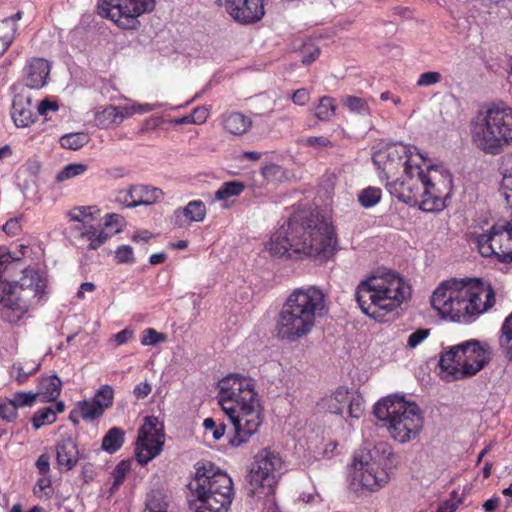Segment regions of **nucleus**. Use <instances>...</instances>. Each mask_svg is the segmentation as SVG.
Masks as SVG:
<instances>
[{"mask_svg":"<svg viewBox=\"0 0 512 512\" xmlns=\"http://www.w3.org/2000/svg\"><path fill=\"white\" fill-rule=\"evenodd\" d=\"M460 280L442 282L431 296V305L443 318L460 322Z\"/></svg>","mask_w":512,"mask_h":512,"instance_id":"nucleus-17","label":"nucleus"},{"mask_svg":"<svg viewBox=\"0 0 512 512\" xmlns=\"http://www.w3.org/2000/svg\"><path fill=\"white\" fill-rule=\"evenodd\" d=\"M344 105L353 112H365L367 110L366 102L356 96H349L344 100Z\"/></svg>","mask_w":512,"mask_h":512,"instance_id":"nucleus-53","label":"nucleus"},{"mask_svg":"<svg viewBox=\"0 0 512 512\" xmlns=\"http://www.w3.org/2000/svg\"><path fill=\"white\" fill-rule=\"evenodd\" d=\"M78 409L81 417L86 421L99 418L104 413V410L101 408V405L95 402L92 398L89 400L79 402Z\"/></svg>","mask_w":512,"mask_h":512,"instance_id":"nucleus-33","label":"nucleus"},{"mask_svg":"<svg viewBox=\"0 0 512 512\" xmlns=\"http://www.w3.org/2000/svg\"><path fill=\"white\" fill-rule=\"evenodd\" d=\"M275 256L290 259L316 257L320 254V213L301 210L294 213L267 244Z\"/></svg>","mask_w":512,"mask_h":512,"instance_id":"nucleus-4","label":"nucleus"},{"mask_svg":"<svg viewBox=\"0 0 512 512\" xmlns=\"http://www.w3.org/2000/svg\"><path fill=\"white\" fill-rule=\"evenodd\" d=\"M255 386L254 379L241 374H230L219 382L218 402L233 426V434L229 436L233 447L247 443L263 423V409Z\"/></svg>","mask_w":512,"mask_h":512,"instance_id":"nucleus-2","label":"nucleus"},{"mask_svg":"<svg viewBox=\"0 0 512 512\" xmlns=\"http://www.w3.org/2000/svg\"><path fill=\"white\" fill-rule=\"evenodd\" d=\"M499 503H500L499 497L490 498L484 502L483 509L485 512H494L498 508Z\"/></svg>","mask_w":512,"mask_h":512,"instance_id":"nucleus-64","label":"nucleus"},{"mask_svg":"<svg viewBox=\"0 0 512 512\" xmlns=\"http://www.w3.org/2000/svg\"><path fill=\"white\" fill-rule=\"evenodd\" d=\"M104 225L107 228H115V233H119L124 226V218L116 213L107 214L104 218Z\"/></svg>","mask_w":512,"mask_h":512,"instance_id":"nucleus-51","label":"nucleus"},{"mask_svg":"<svg viewBox=\"0 0 512 512\" xmlns=\"http://www.w3.org/2000/svg\"><path fill=\"white\" fill-rule=\"evenodd\" d=\"M17 260L0 247V316L11 324L18 323L30 307L40 303L47 286L46 277L33 269H24L20 280L13 284L10 272Z\"/></svg>","mask_w":512,"mask_h":512,"instance_id":"nucleus-3","label":"nucleus"},{"mask_svg":"<svg viewBox=\"0 0 512 512\" xmlns=\"http://www.w3.org/2000/svg\"><path fill=\"white\" fill-rule=\"evenodd\" d=\"M161 189L145 185L131 186L128 190L120 191L117 200L126 207L150 205L163 198Z\"/></svg>","mask_w":512,"mask_h":512,"instance_id":"nucleus-20","label":"nucleus"},{"mask_svg":"<svg viewBox=\"0 0 512 512\" xmlns=\"http://www.w3.org/2000/svg\"><path fill=\"white\" fill-rule=\"evenodd\" d=\"M95 402L101 405V408L105 411L106 408L110 407L114 399V389L111 385L101 386L94 397L92 398Z\"/></svg>","mask_w":512,"mask_h":512,"instance_id":"nucleus-39","label":"nucleus"},{"mask_svg":"<svg viewBox=\"0 0 512 512\" xmlns=\"http://www.w3.org/2000/svg\"><path fill=\"white\" fill-rule=\"evenodd\" d=\"M16 31L17 28L13 27L11 21H0V56L11 45Z\"/></svg>","mask_w":512,"mask_h":512,"instance_id":"nucleus-36","label":"nucleus"},{"mask_svg":"<svg viewBox=\"0 0 512 512\" xmlns=\"http://www.w3.org/2000/svg\"><path fill=\"white\" fill-rule=\"evenodd\" d=\"M474 146L487 155H499L512 145V107L498 102L480 111L470 123Z\"/></svg>","mask_w":512,"mask_h":512,"instance_id":"nucleus-7","label":"nucleus"},{"mask_svg":"<svg viewBox=\"0 0 512 512\" xmlns=\"http://www.w3.org/2000/svg\"><path fill=\"white\" fill-rule=\"evenodd\" d=\"M442 80V75L436 71H428L420 74L417 79V86L419 87H427L431 85L438 84Z\"/></svg>","mask_w":512,"mask_h":512,"instance_id":"nucleus-48","label":"nucleus"},{"mask_svg":"<svg viewBox=\"0 0 512 512\" xmlns=\"http://www.w3.org/2000/svg\"><path fill=\"white\" fill-rule=\"evenodd\" d=\"M133 336V331L126 328L113 336L116 345H123L127 343Z\"/></svg>","mask_w":512,"mask_h":512,"instance_id":"nucleus-57","label":"nucleus"},{"mask_svg":"<svg viewBox=\"0 0 512 512\" xmlns=\"http://www.w3.org/2000/svg\"><path fill=\"white\" fill-rule=\"evenodd\" d=\"M10 399L13 401V403L18 409L20 407L32 406L35 403L36 399H38V397L36 392L33 393L20 391L13 394V396Z\"/></svg>","mask_w":512,"mask_h":512,"instance_id":"nucleus-42","label":"nucleus"},{"mask_svg":"<svg viewBox=\"0 0 512 512\" xmlns=\"http://www.w3.org/2000/svg\"><path fill=\"white\" fill-rule=\"evenodd\" d=\"M96 289V286L92 282H84L80 285L79 290L76 294L78 299H84L85 292H93Z\"/></svg>","mask_w":512,"mask_h":512,"instance_id":"nucleus-63","label":"nucleus"},{"mask_svg":"<svg viewBox=\"0 0 512 512\" xmlns=\"http://www.w3.org/2000/svg\"><path fill=\"white\" fill-rule=\"evenodd\" d=\"M152 387L148 382L139 383L133 390L136 399H144L151 393Z\"/></svg>","mask_w":512,"mask_h":512,"instance_id":"nucleus-56","label":"nucleus"},{"mask_svg":"<svg viewBox=\"0 0 512 512\" xmlns=\"http://www.w3.org/2000/svg\"><path fill=\"white\" fill-rule=\"evenodd\" d=\"M336 100L331 97H322V121H330L336 116Z\"/></svg>","mask_w":512,"mask_h":512,"instance_id":"nucleus-45","label":"nucleus"},{"mask_svg":"<svg viewBox=\"0 0 512 512\" xmlns=\"http://www.w3.org/2000/svg\"><path fill=\"white\" fill-rule=\"evenodd\" d=\"M379 177L386 180L389 193L425 212L441 211L452 192V176L441 166L429 165L424 171L413 163L411 148L401 143L388 145L373 155Z\"/></svg>","mask_w":512,"mask_h":512,"instance_id":"nucleus-1","label":"nucleus"},{"mask_svg":"<svg viewBox=\"0 0 512 512\" xmlns=\"http://www.w3.org/2000/svg\"><path fill=\"white\" fill-rule=\"evenodd\" d=\"M154 8L155 0H103L97 11L122 29H137L140 25L138 17Z\"/></svg>","mask_w":512,"mask_h":512,"instance_id":"nucleus-14","label":"nucleus"},{"mask_svg":"<svg viewBox=\"0 0 512 512\" xmlns=\"http://www.w3.org/2000/svg\"><path fill=\"white\" fill-rule=\"evenodd\" d=\"M245 188V185L239 181H229L222 184V186L215 192V199L222 201L232 196L240 195Z\"/></svg>","mask_w":512,"mask_h":512,"instance_id":"nucleus-34","label":"nucleus"},{"mask_svg":"<svg viewBox=\"0 0 512 512\" xmlns=\"http://www.w3.org/2000/svg\"><path fill=\"white\" fill-rule=\"evenodd\" d=\"M495 304V292L489 283L477 278L460 279V322L469 323Z\"/></svg>","mask_w":512,"mask_h":512,"instance_id":"nucleus-12","label":"nucleus"},{"mask_svg":"<svg viewBox=\"0 0 512 512\" xmlns=\"http://www.w3.org/2000/svg\"><path fill=\"white\" fill-rule=\"evenodd\" d=\"M95 122L100 128H108L111 125L121 124V117L118 116V107L110 105L96 113Z\"/></svg>","mask_w":512,"mask_h":512,"instance_id":"nucleus-31","label":"nucleus"},{"mask_svg":"<svg viewBox=\"0 0 512 512\" xmlns=\"http://www.w3.org/2000/svg\"><path fill=\"white\" fill-rule=\"evenodd\" d=\"M0 417L9 422L17 417V407L10 398L0 403Z\"/></svg>","mask_w":512,"mask_h":512,"instance_id":"nucleus-46","label":"nucleus"},{"mask_svg":"<svg viewBox=\"0 0 512 512\" xmlns=\"http://www.w3.org/2000/svg\"><path fill=\"white\" fill-rule=\"evenodd\" d=\"M339 250V241L334 226L322 221V262L333 259Z\"/></svg>","mask_w":512,"mask_h":512,"instance_id":"nucleus-27","label":"nucleus"},{"mask_svg":"<svg viewBox=\"0 0 512 512\" xmlns=\"http://www.w3.org/2000/svg\"><path fill=\"white\" fill-rule=\"evenodd\" d=\"M88 169V166L84 163H71L66 165L60 170L55 177L57 182H63L74 177L83 175Z\"/></svg>","mask_w":512,"mask_h":512,"instance_id":"nucleus-35","label":"nucleus"},{"mask_svg":"<svg viewBox=\"0 0 512 512\" xmlns=\"http://www.w3.org/2000/svg\"><path fill=\"white\" fill-rule=\"evenodd\" d=\"M51 65L44 58H32L23 69L25 86L30 89H41L47 84Z\"/></svg>","mask_w":512,"mask_h":512,"instance_id":"nucleus-21","label":"nucleus"},{"mask_svg":"<svg viewBox=\"0 0 512 512\" xmlns=\"http://www.w3.org/2000/svg\"><path fill=\"white\" fill-rule=\"evenodd\" d=\"M475 243L483 257L495 256L502 263L512 262V223H495L487 233L476 235Z\"/></svg>","mask_w":512,"mask_h":512,"instance_id":"nucleus-15","label":"nucleus"},{"mask_svg":"<svg viewBox=\"0 0 512 512\" xmlns=\"http://www.w3.org/2000/svg\"><path fill=\"white\" fill-rule=\"evenodd\" d=\"M133 107V113L134 114H145V113H148L150 111H153L157 108L156 105L154 104H133L132 105Z\"/></svg>","mask_w":512,"mask_h":512,"instance_id":"nucleus-60","label":"nucleus"},{"mask_svg":"<svg viewBox=\"0 0 512 512\" xmlns=\"http://www.w3.org/2000/svg\"><path fill=\"white\" fill-rule=\"evenodd\" d=\"M19 228L20 226L17 219H11L7 221L6 224L3 225V231L7 234L12 235H15Z\"/></svg>","mask_w":512,"mask_h":512,"instance_id":"nucleus-61","label":"nucleus"},{"mask_svg":"<svg viewBox=\"0 0 512 512\" xmlns=\"http://www.w3.org/2000/svg\"><path fill=\"white\" fill-rule=\"evenodd\" d=\"M167 336L164 333L157 332L153 328H147L143 332V337L141 339V344L143 346H153L160 342H164Z\"/></svg>","mask_w":512,"mask_h":512,"instance_id":"nucleus-43","label":"nucleus"},{"mask_svg":"<svg viewBox=\"0 0 512 512\" xmlns=\"http://www.w3.org/2000/svg\"><path fill=\"white\" fill-rule=\"evenodd\" d=\"M206 212V206L203 201H190L185 207L174 212L175 224L179 227L183 226L181 216L186 217L191 222H202L206 217Z\"/></svg>","mask_w":512,"mask_h":512,"instance_id":"nucleus-28","label":"nucleus"},{"mask_svg":"<svg viewBox=\"0 0 512 512\" xmlns=\"http://www.w3.org/2000/svg\"><path fill=\"white\" fill-rule=\"evenodd\" d=\"M131 469V462L127 460L120 461L116 467L114 468L112 475L114 478V482L112 488L115 489L119 485H121L126 478V475Z\"/></svg>","mask_w":512,"mask_h":512,"instance_id":"nucleus-41","label":"nucleus"},{"mask_svg":"<svg viewBox=\"0 0 512 512\" xmlns=\"http://www.w3.org/2000/svg\"><path fill=\"white\" fill-rule=\"evenodd\" d=\"M36 466L41 474H46L49 471V457L45 454L40 455Z\"/></svg>","mask_w":512,"mask_h":512,"instance_id":"nucleus-59","label":"nucleus"},{"mask_svg":"<svg viewBox=\"0 0 512 512\" xmlns=\"http://www.w3.org/2000/svg\"><path fill=\"white\" fill-rule=\"evenodd\" d=\"M281 467V458L271 450L265 448L258 452L248 475L251 493L259 498L273 495L277 484L276 473Z\"/></svg>","mask_w":512,"mask_h":512,"instance_id":"nucleus-13","label":"nucleus"},{"mask_svg":"<svg viewBox=\"0 0 512 512\" xmlns=\"http://www.w3.org/2000/svg\"><path fill=\"white\" fill-rule=\"evenodd\" d=\"M498 344L502 354L512 361V313L502 324Z\"/></svg>","mask_w":512,"mask_h":512,"instance_id":"nucleus-29","label":"nucleus"},{"mask_svg":"<svg viewBox=\"0 0 512 512\" xmlns=\"http://www.w3.org/2000/svg\"><path fill=\"white\" fill-rule=\"evenodd\" d=\"M41 363L36 362L33 364H30L28 362H25L23 365L20 364L17 367H15L18 371L16 375V380L19 383H23L30 375L34 374L38 369L40 368Z\"/></svg>","mask_w":512,"mask_h":512,"instance_id":"nucleus-44","label":"nucleus"},{"mask_svg":"<svg viewBox=\"0 0 512 512\" xmlns=\"http://www.w3.org/2000/svg\"><path fill=\"white\" fill-rule=\"evenodd\" d=\"M373 413L379 421L385 422L391 438L401 444L415 439L423 428L419 406L398 395H389L379 400L374 405Z\"/></svg>","mask_w":512,"mask_h":512,"instance_id":"nucleus-9","label":"nucleus"},{"mask_svg":"<svg viewBox=\"0 0 512 512\" xmlns=\"http://www.w3.org/2000/svg\"><path fill=\"white\" fill-rule=\"evenodd\" d=\"M124 435V431L119 427L109 429L102 439L103 450L110 454L118 451L124 443Z\"/></svg>","mask_w":512,"mask_h":512,"instance_id":"nucleus-30","label":"nucleus"},{"mask_svg":"<svg viewBox=\"0 0 512 512\" xmlns=\"http://www.w3.org/2000/svg\"><path fill=\"white\" fill-rule=\"evenodd\" d=\"M491 354L488 344L469 340L450 347L441 355L439 365L451 379H461L480 371L489 362Z\"/></svg>","mask_w":512,"mask_h":512,"instance_id":"nucleus-11","label":"nucleus"},{"mask_svg":"<svg viewBox=\"0 0 512 512\" xmlns=\"http://www.w3.org/2000/svg\"><path fill=\"white\" fill-rule=\"evenodd\" d=\"M220 121L222 128L233 136L246 134L252 126V120L240 112L224 113Z\"/></svg>","mask_w":512,"mask_h":512,"instance_id":"nucleus-25","label":"nucleus"},{"mask_svg":"<svg viewBox=\"0 0 512 512\" xmlns=\"http://www.w3.org/2000/svg\"><path fill=\"white\" fill-rule=\"evenodd\" d=\"M92 207H74L67 212V217L75 224H89L87 219H93Z\"/></svg>","mask_w":512,"mask_h":512,"instance_id":"nucleus-40","label":"nucleus"},{"mask_svg":"<svg viewBox=\"0 0 512 512\" xmlns=\"http://www.w3.org/2000/svg\"><path fill=\"white\" fill-rule=\"evenodd\" d=\"M57 463L66 471L72 469L79 460V451L75 441L68 437L61 439L56 445Z\"/></svg>","mask_w":512,"mask_h":512,"instance_id":"nucleus-24","label":"nucleus"},{"mask_svg":"<svg viewBox=\"0 0 512 512\" xmlns=\"http://www.w3.org/2000/svg\"><path fill=\"white\" fill-rule=\"evenodd\" d=\"M292 100L297 105H304L309 100V93L306 89H298L293 93Z\"/></svg>","mask_w":512,"mask_h":512,"instance_id":"nucleus-58","label":"nucleus"},{"mask_svg":"<svg viewBox=\"0 0 512 512\" xmlns=\"http://www.w3.org/2000/svg\"><path fill=\"white\" fill-rule=\"evenodd\" d=\"M430 335V329L420 328L414 331L407 340V347L410 349L416 348Z\"/></svg>","mask_w":512,"mask_h":512,"instance_id":"nucleus-49","label":"nucleus"},{"mask_svg":"<svg viewBox=\"0 0 512 512\" xmlns=\"http://www.w3.org/2000/svg\"><path fill=\"white\" fill-rule=\"evenodd\" d=\"M319 299L320 289L316 286L294 290L278 313L276 336L288 342H295L306 336L315 324V311Z\"/></svg>","mask_w":512,"mask_h":512,"instance_id":"nucleus-8","label":"nucleus"},{"mask_svg":"<svg viewBox=\"0 0 512 512\" xmlns=\"http://www.w3.org/2000/svg\"><path fill=\"white\" fill-rule=\"evenodd\" d=\"M502 190H503V196L507 202V204L512 203V170H508L504 172L503 178H502Z\"/></svg>","mask_w":512,"mask_h":512,"instance_id":"nucleus-50","label":"nucleus"},{"mask_svg":"<svg viewBox=\"0 0 512 512\" xmlns=\"http://www.w3.org/2000/svg\"><path fill=\"white\" fill-rule=\"evenodd\" d=\"M115 258L118 263H132L134 261L133 249L129 245H122L117 248Z\"/></svg>","mask_w":512,"mask_h":512,"instance_id":"nucleus-52","label":"nucleus"},{"mask_svg":"<svg viewBox=\"0 0 512 512\" xmlns=\"http://www.w3.org/2000/svg\"><path fill=\"white\" fill-rule=\"evenodd\" d=\"M227 13L238 23L251 24L264 16L263 0H225Z\"/></svg>","mask_w":512,"mask_h":512,"instance_id":"nucleus-19","label":"nucleus"},{"mask_svg":"<svg viewBox=\"0 0 512 512\" xmlns=\"http://www.w3.org/2000/svg\"><path fill=\"white\" fill-rule=\"evenodd\" d=\"M348 406L351 418L359 419L364 412V399L358 393L350 392L348 388L340 386L324 399V406L328 412L341 414L344 406Z\"/></svg>","mask_w":512,"mask_h":512,"instance_id":"nucleus-18","label":"nucleus"},{"mask_svg":"<svg viewBox=\"0 0 512 512\" xmlns=\"http://www.w3.org/2000/svg\"><path fill=\"white\" fill-rule=\"evenodd\" d=\"M56 421V412L51 407H45L35 413L32 423L35 429H39L44 425L52 424Z\"/></svg>","mask_w":512,"mask_h":512,"instance_id":"nucleus-38","label":"nucleus"},{"mask_svg":"<svg viewBox=\"0 0 512 512\" xmlns=\"http://www.w3.org/2000/svg\"><path fill=\"white\" fill-rule=\"evenodd\" d=\"M203 427L207 431L212 432V437L214 440H220L224 436L226 430V425L224 423L217 425L213 418H206L203 421Z\"/></svg>","mask_w":512,"mask_h":512,"instance_id":"nucleus-47","label":"nucleus"},{"mask_svg":"<svg viewBox=\"0 0 512 512\" xmlns=\"http://www.w3.org/2000/svg\"><path fill=\"white\" fill-rule=\"evenodd\" d=\"M164 444L163 425L155 416H147L137 436V460L147 464L160 454Z\"/></svg>","mask_w":512,"mask_h":512,"instance_id":"nucleus-16","label":"nucleus"},{"mask_svg":"<svg viewBox=\"0 0 512 512\" xmlns=\"http://www.w3.org/2000/svg\"><path fill=\"white\" fill-rule=\"evenodd\" d=\"M396 465L397 459L391 445L380 441L356 452L352 462L353 476L363 487L376 490L387 483L388 470Z\"/></svg>","mask_w":512,"mask_h":512,"instance_id":"nucleus-10","label":"nucleus"},{"mask_svg":"<svg viewBox=\"0 0 512 512\" xmlns=\"http://www.w3.org/2000/svg\"><path fill=\"white\" fill-rule=\"evenodd\" d=\"M90 137L85 132H74L65 134L60 138V145L65 149L78 150L86 145Z\"/></svg>","mask_w":512,"mask_h":512,"instance_id":"nucleus-32","label":"nucleus"},{"mask_svg":"<svg viewBox=\"0 0 512 512\" xmlns=\"http://www.w3.org/2000/svg\"><path fill=\"white\" fill-rule=\"evenodd\" d=\"M381 199V190L375 187H368L360 192L358 200L360 204L369 208L376 205Z\"/></svg>","mask_w":512,"mask_h":512,"instance_id":"nucleus-37","label":"nucleus"},{"mask_svg":"<svg viewBox=\"0 0 512 512\" xmlns=\"http://www.w3.org/2000/svg\"><path fill=\"white\" fill-rule=\"evenodd\" d=\"M69 237L78 244L88 243V248L96 250L108 239V234L97 230L92 224H74L69 228Z\"/></svg>","mask_w":512,"mask_h":512,"instance_id":"nucleus-22","label":"nucleus"},{"mask_svg":"<svg viewBox=\"0 0 512 512\" xmlns=\"http://www.w3.org/2000/svg\"><path fill=\"white\" fill-rule=\"evenodd\" d=\"M37 112L41 116H47L50 111L56 112L59 109V105L56 101H52L48 98L43 99L37 106Z\"/></svg>","mask_w":512,"mask_h":512,"instance_id":"nucleus-54","label":"nucleus"},{"mask_svg":"<svg viewBox=\"0 0 512 512\" xmlns=\"http://www.w3.org/2000/svg\"><path fill=\"white\" fill-rule=\"evenodd\" d=\"M62 388V382L57 375L42 377L38 384L37 397L41 402L55 401Z\"/></svg>","mask_w":512,"mask_h":512,"instance_id":"nucleus-26","label":"nucleus"},{"mask_svg":"<svg viewBox=\"0 0 512 512\" xmlns=\"http://www.w3.org/2000/svg\"><path fill=\"white\" fill-rule=\"evenodd\" d=\"M187 488L195 512H227L232 502V479L210 461L194 465Z\"/></svg>","mask_w":512,"mask_h":512,"instance_id":"nucleus-6","label":"nucleus"},{"mask_svg":"<svg viewBox=\"0 0 512 512\" xmlns=\"http://www.w3.org/2000/svg\"><path fill=\"white\" fill-rule=\"evenodd\" d=\"M410 287L392 272L374 274L362 280L356 288V300L361 311L372 319L384 317L401 306L409 297Z\"/></svg>","mask_w":512,"mask_h":512,"instance_id":"nucleus-5","label":"nucleus"},{"mask_svg":"<svg viewBox=\"0 0 512 512\" xmlns=\"http://www.w3.org/2000/svg\"><path fill=\"white\" fill-rule=\"evenodd\" d=\"M35 106L32 98L23 94L15 95L12 103L11 116L17 127L26 128L32 125L37 115L34 113Z\"/></svg>","mask_w":512,"mask_h":512,"instance_id":"nucleus-23","label":"nucleus"},{"mask_svg":"<svg viewBox=\"0 0 512 512\" xmlns=\"http://www.w3.org/2000/svg\"><path fill=\"white\" fill-rule=\"evenodd\" d=\"M209 116V110L204 107H197L191 113V121L193 124H202L204 123Z\"/></svg>","mask_w":512,"mask_h":512,"instance_id":"nucleus-55","label":"nucleus"},{"mask_svg":"<svg viewBox=\"0 0 512 512\" xmlns=\"http://www.w3.org/2000/svg\"><path fill=\"white\" fill-rule=\"evenodd\" d=\"M458 503L455 500H447L439 505L436 512H455Z\"/></svg>","mask_w":512,"mask_h":512,"instance_id":"nucleus-62","label":"nucleus"}]
</instances>
